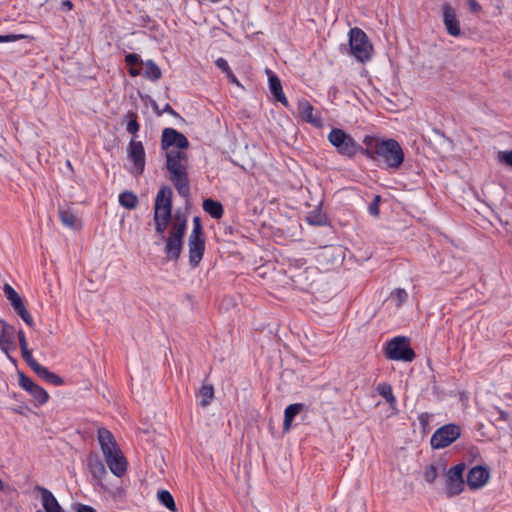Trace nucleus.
<instances>
[{
  "instance_id": "f257e3e1",
  "label": "nucleus",
  "mask_w": 512,
  "mask_h": 512,
  "mask_svg": "<svg viewBox=\"0 0 512 512\" xmlns=\"http://www.w3.org/2000/svg\"><path fill=\"white\" fill-rule=\"evenodd\" d=\"M171 217L154 216L155 231L160 240L165 241L164 253L167 260H178L183 247V237L187 228V220L178 216L172 223L169 235L165 237V230Z\"/></svg>"
},
{
  "instance_id": "f03ea898",
  "label": "nucleus",
  "mask_w": 512,
  "mask_h": 512,
  "mask_svg": "<svg viewBox=\"0 0 512 512\" xmlns=\"http://www.w3.org/2000/svg\"><path fill=\"white\" fill-rule=\"evenodd\" d=\"M166 168L170 174L169 179L178 194L187 198L190 195L187 154L175 148L168 150L166 153Z\"/></svg>"
},
{
  "instance_id": "7ed1b4c3",
  "label": "nucleus",
  "mask_w": 512,
  "mask_h": 512,
  "mask_svg": "<svg viewBox=\"0 0 512 512\" xmlns=\"http://www.w3.org/2000/svg\"><path fill=\"white\" fill-rule=\"evenodd\" d=\"M97 438L110 471L116 477H122L127 471V461L118 447L113 434L106 428H99Z\"/></svg>"
},
{
  "instance_id": "20e7f679",
  "label": "nucleus",
  "mask_w": 512,
  "mask_h": 512,
  "mask_svg": "<svg viewBox=\"0 0 512 512\" xmlns=\"http://www.w3.org/2000/svg\"><path fill=\"white\" fill-rule=\"evenodd\" d=\"M349 47L346 52L360 63H366L373 57L374 48L367 34L358 27H353L348 32Z\"/></svg>"
},
{
  "instance_id": "39448f33",
  "label": "nucleus",
  "mask_w": 512,
  "mask_h": 512,
  "mask_svg": "<svg viewBox=\"0 0 512 512\" xmlns=\"http://www.w3.org/2000/svg\"><path fill=\"white\" fill-rule=\"evenodd\" d=\"M374 153L388 168L392 169L399 168L405 157L400 144L394 139L377 142Z\"/></svg>"
},
{
  "instance_id": "423d86ee",
  "label": "nucleus",
  "mask_w": 512,
  "mask_h": 512,
  "mask_svg": "<svg viewBox=\"0 0 512 512\" xmlns=\"http://www.w3.org/2000/svg\"><path fill=\"white\" fill-rule=\"evenodd\" d=\"M125 63L129 68V74L133 77L143 75L146 79L156 81L162 76L161 69L153 60L143 62L135 53L127 54Z\"/></svg>"
},
{
  "instance_id": "0eeeda50",
  "label": "nucleus",
  "mask_w": 512,
  "mask_h": 512,
  "mask_svg": "<svg viewBox=\"0 0 512 512\" xmlns=\"http://www.w3.org/2000/svg\"><path fill=\"white\" fill-rule=\"evenodd\" d=\"M189 263L192 267L198 266L205 251V238L199 217L193 218V229L188 239Z\"/></svg>"
},
{
  "instance_id": "6e6552de",
  "label": "nucleus",
  "mask_w": 512,
  "mask_h": 512,
  "mask_svg": "<svg viewBox=\"0 0 512 512\" xmlns=\"http://www.w3.org/2000/svg\"><path fill=\"white\" fill-rule=\"evenodd\" d=\"M329 142L337 149L338 153L352 157L359 148L356 141L342 129L334 128L328 134Z\"/></svg>"
},
{
  "instance_id": "1a4fd4ad",
  "label": "nucleus",
  "mask_w": 512,
  "mask_h": 512,
  "mask_svg": "<svg viewBox=\"0 0 512 512\" xmlns=\"http://www.w3.org/2000/svg\"><path fill=\"white\" fill-rule=\"evenodd\" d=\"M386 356L390 360L410 362L415 358V353L409 347L407 339L403 336H398L388 342Z\"/></svg>"
},
{
  "instance_id": "9d476101",
  "label": "nucleus",
  "mask_w": 512,
  "mask_h": 512,
  "mask_svg": "<svg viewBox=\"0 0 512 512\" xmlns=\"http://www.w3.org/2000/svg\"><path fill=\"white\" fill-rule=\"evenodd\" d=\"M461 435L460 427L455 424H446L438 428L430 439L433 449H443L452 444Z\"/></svg>"
},
{
  "instance_id": "9b49d317",
  "label": "nucleus",
  "mask_w": 512,
  "mask_h": 512,
  "mask_svg": "<svg viewBox=\"0 0 512 512\" xmlns=\"http://www.w3.org/2000/svg\"><path fill=\"white\" fill-rule=\"evenodd\" d=\"M466 466L464 463L451 467L446 473L445 493L448 497L460 494L464 489L463 473Z\"/></svg>"
},
{
  "instance_id": "f8f14e48",
  "label": "nucleus",
  "mask_w": 512,
  "mask_h": 512,
  "mask_svg": "<svg viewBox=\"0 0 512 512\" xmlns=\"http://www.w3.org/2000/svg\"><path fill=\"white\" fill-rule=\"evenodd\" d=\"M172 189L163 186L159 189L154 204V216L171 217L172 213Z\"/></svg>"
},
{
  "instance_id": "ddd939ff",
  "label": "nucleus",
  "mask_w": 512,
  "mask_h": 512,
  "mask_svg": "<svg viewBox=\"0 0 512 512\" xmlns=\"http://www.w3.org/2000/svg\"><path fill=\"white\" fill-rule=\"evenodd\" d=\"M18 377L19 386L27 391L38 405H44L48 401L49 395L46 390L37 385L31 378L27 377L23 373H19Z\"/></svg>"
},
{
  "instance_id": "4468645a",
  "label": "nucleus",
  "mask_w": 512,
  "mask_h": 512,
  "mask_svg": "<svg viewBox=\"0 0 512 512\" xmlns=\"http://www.w3.org/2000/svg\"><path fill=\"white\" fill-rule=\"evenodd\" d=\"M128 157L133 162L132 173L139 175L145 167V151L142 142L132 139L128 147Z\"/></svg>"
},
{
  "instance_id": "2eb2a0df",
  "label": "nucleus",
  "mask_w": 512,
  "mask_h": 512,
  "mask_svg": "<svg viewBox=\"0 0 512 512\" xmlns=\"http://www.w3.org/2000/svg\"><path fill=\"white\" fill-rule=\"evenodd\" d=\"M162 148L168 149L173 146L177 150L186 149L189 146V141L186 136L173 128H166L162 133Z\"/></svg>"
},
{
  "instance_id": "dca6fc26",
  "label": "nucleus",
  "mask_w": 512,
  "mask_h": 512,
  "mask_svg": "<svg viewBox=\"0 0 512 512\" xmlns=\"http://www.w3.org/2000/svg\"><path fill=\"white\" fill-rule=\"evenodd\" d=\"M297 113L302 120L313 125L314 127L320 128L323 126V119L321 118L320 114L315 113L313 106L305 99L298 101Z\"/></svg>"
},
{
  "instance_id": "f3484780",
  "label": "nucleus",
  "mask_w": 512,
  "mask_h": 512,
  "mask_svg": "<svg viewBox=\"0 0 512 512\" xmlns=\"http://www.w3.org/2000/svg\"><path fill=\"white\" fill-rule=\"evenodd\" d=\"M443 23L449 35L458 37L461 35L460 22L457 19L453 7L445 3L442 5Z\"/></svg>"
},
{
  "instance_id": "a211bd4d",
  "label": "nucleus",
  "mask_w": 512,
  "mask_h": 512,
  "mask_svg": "<svg viewBox=\"0 0 512 512\" xmlns=\"http://www.w3.org/2000/svg\"><path fill=\"white\" fill-rule=\"evenodd\" d=\"M489 479V472L482 466H475L470 469L467 475V485L475 490L483 487Z\"/></svg>"
},
{
  "instance_id": "6ab92c4d",
  "label": "nucleus",
  "mask_w": 512,
  "mask_h": 512,
  "mask_svg": "<svg viewBox=\"0 0 512 512\" xmlns=\"http://www.w3.org/2000/svg\"><path fill=\"white\" fill-rule=\"evenodd\" d=\"M36 490L41 495L42 506L46 512H62L60 504L51 491L42 486H37Z\"/></svg>"
},
{
  "instance_id": "aec40b11",
  "label": "nucleus",
  "mask_w": 512,
  "mask_h": 512,
  "mask_svg": "<svg viewBox=\"0 0 512 512\" xmlns=\"http://www.w3.org/2000/svg\"><path fill=\"white\" fill-rule=\"evenodd\" d=\"M15 330L6 321L0 320V347L8 350L13 343Z\"/></svg>"
},
{
  "instance_id": "412c9836",
  "label": "nucleus",
  "mask_w": 512,
  "mask_h": 512,
  "mask_svg": "<svg viewBox=\"0 0 512 512\" xmlns=\"http://www.w3.org/2000/svg\"><path fill=\"white\" fill-rule=\"evenodd\" d=\"M303 408L304 405L301 403L290 404L285 408L283 421V428L285 431L290 429L295 416L298 415L303 410Z\"/></svg>"
},
{
  "instance_id": "4be33fe9",
  "label": "nucleus",
  "mask_w": 512,
  "mask_h": 512,
  "mask_svg": "<svg viewBox=\"0 0 512 512\" xmlns=\"http://www.w3.org/2000/svg\"><path fill=\"white\" fill-rule=\"evenodd\" d=\"M33 371L42 379L46 380L47 382L53 384V385H61L63 384V380L61 377L56 375L53 372H50L46 367L42 366L41 364H38L36 367H34Z\"/></svg>"
},
{
  "instance_id": "5701e85b",
  "label": "nucleus",
  "mask_w": 512,
  "mask_h": 512,
  "mask_svg": "<svg viewBox=\"0 0 512 512\" xmlns=\"http://www.w3.org/2000/svg\"><path fill=\"white\" fill-rule=\"evenodd\" d=\"M202 207L206 213L215 219H220L224 212L222 204L210 198L203 201Z\"/></svg>"
},
{
  "instance_id": "b1692460",
  "label": "nucleus",
  "mask_w": 512,
  "mask_h": 512,
  "mask_svg": "<svg viewBox=\"0 0 512 512\" xmlns=\"http://www.w3.org/2000/svg\"><path fill=\"white\" fill-rule=\"evenodd\" d=\"M266 74L268 76V84L272 96H285L279 77L270 69H266Z\"/></svg>"
},
{
  "instance_id": "393cba45",
  "label": "nucleus",
  "mask_w": 512,
  "mask_h": 512,
  "mask_svg": "<svg viewBox=\"0 0 512 512\" xmlns=\"http://www.w3.org/2000/svg\"><path fill=\"white\" fill-rule=\"evenodd\" d=\"M215 65L226 75L230 83L240 86L238 79L230 69V66L226 59H224L223 57L216 59Z\"/></svg>"
},
{
  "instance_id": "a878e982",
  "label": "nucleus",
  "mask_w": 512,
  "mask_h": 512,
  "mask_svg": "<svg viewBox=\"0 0 512 512\" xmlns=\"http://www.w3.org/2000/svg\"><path fill=\"white\" fill-rule=\"evenodd\" d=\"M88 466L94 478L102 479L106 475L105 465L97 458L89 459Z\"/></svg>"
},
{
  "instance_id": "bb28decb",
  "label": "nucleus",
  "mask_w": 512,
  "mask_h": 512,
  "mask_svg": "<svg viewBox=\"0 0 512 512\" xmlns=\"http://www.w3.org/2000/svg\"><path fill=\"white\" fill-rule=\"evenodd\" d=\"M200 402L199 404L203 407H206L210 404L213 396H214V388L211 384H203L200 389Z\"/></svg>"
},
{
  "instance_id": "cd10ccee",
  "label": "nucleus",
  "mask_w": 512,
  "mask_h": 512,
  "mask_svg": "<svg viewBox=\"0 0 512 512\" xmlns=\"http://www.w3.org/2000/svg\"><path fill=\"white\" fill-rule=\"evenodd\" d=\"M59 218L64 226L72 229L77 227V219L70 210L59 209Z\"/></svg>"
},
{
  "instance_id": "c85d7f7f",
  "label": "nucleus",
  "mask_w": 512,
  "mask_h": 512,
  "mask_svg": "<svg viewBox=\"0 0 512 512\" xmlns=\"http://www.w3.org/2000/svg\"><path fill=\"white\" fill-rule=\"evenodd\" d=\"M377 391L390 405H394L396 403V398L393 395L392 387L390 384H388V383L378 384Z\"/></svg>"
},
{
  "instance_id": "c756f323",
  "label": "nucleus",
  "mask_w": 512,
  "mask_h": 512,
  "mask_svg": "<svg viewBox=\"0 0 512 512\" xmlns=\"http://www.w3.org/2000/svg\"><path fill=\"white\" fill-rule=\"evenodd\" d=\"M138 199L132 192H123L119 195V203L121 206L127 209H133L136 207Z\"/></svg>"
},
{
  "instance_id": "7c9ffc66",
  "label": "nucleus",
  "mask_w": 512,
  "mask_h": 512,
  "mask_svg": "<svg viewBox=\"0 0 512 512\" xmlns=\"http://www.w3.org/2000/svg\"><path fill=\"white\" fill-rule=\"evenodd\" d=\"M158 499L163 506H165L170 511H176V505L174 499L169 491L161 490L158 492Z\"/></svg>"
},
{
  "instance_id": "2f4dec72",
  "label": "nucleus",
  "mask_w": 512,
  "mask_h": 512,
  "mask_svg": "<svg viewBox=\"0 0 512 512\" xmlns=\"http://www.w3.org/2000/svg\"><path fill=\"white\" fill-rule=\"evenodd\" d=\"M407 298V292L400 288L394 290L390 295L391 301H393L397 307L401 306L407 300Z\"/></svg>"
},
{
  "instance_id": "473e14b6",
  "label": "nucleus",
  "mask_w": 512,
  "mask_h": 512,
  "mask_svg": "<svg viewBox=\"0 0 512 512\" xmlns=\"http://www.w3.org/2000/svg\"><path fill=\"white\" fill-rule=\"evenodd\" d=\"M437 476H438V469L436 466L429 465L425 468L423 477L426 482H428L430 484L433 483L436 480Z\"/></svg>"
},
{
  "instance_id": "72a5a7b5",
  "label": "nucleus",
  "mask_w": 512,
  "mask_h": 512,
  "mask_svg": "<svg viewBox=\"0 0 512 512\" xmlns=\"http://www.w3.org/2000/svg\"><path fill=\"white\" fill-rule=\"evenodd\" d=\"M22 357L28 366L33 370L39 363L33 358L28 347L21 349Z\"/></svg>"
},
{
  "instance_id": "f704fd0d",
  "label": "nucleus",
  "mask_w": 512,
  "mask_h": 512,
  "mask_svg": "<svg viewBox=\"0 0 512 512\" xmlns=\"http://www.w3.org/2000/svg\"><path fill=\"white\" fill-rule=\"evenodd\" d=\"M129 117L130 120L127 122L126 130L130 134L135 135L139 131V124L136 120V116L133 113L129 114Z\"/></svg>"
},
{
  "instance_id": "c9c22d12",
  "label": "nucleus",
  "mask_w": 512,
  "mask_h": 512,
  "mask_svg": "<svg viewBox=\"0 0 512 512\" xmlns=\"http://www.w3.org/2000/svg\"><path fill=\"white\" fill-rule=\"evenodd\" d=\"M381 201V196L376 195L372 202L369 204L368 211L372 216L377 217L379 215V204Z\"/></svg>"
},
{
  "instance_id": "e433bc0d",
  "label": "nucleus",
  "mask_w": 512,
  "mask_h": 512,
  "mask_svg": "<svg viewBox=\"0 0 512 512\" xmlns=\"http://www.w3.org/2000/svg\"><path fill=\"white\" fill-rule=\"evenodd\" d=\"M497 159L499 162L512 166V149L510 151H499Z\"/></svg>"
},
{
  "instance_id": "4c0bfd02",
  "label": "nucleus",
  "mask_w": 512,
  "mask_h": 512,
  "mask_svg": "<svg viewBox=\"0 0 512 512\" xmlns=\"http://www.w3.org/2000/svg\"><path fill=\"white\" fill-rule=\"evenodd\" d=\"M4 294L6 298L12 302L20 297V295L16 292V290L9 284H5L3 287Z\"/></svg>"
},
{
  "instance_id": "58836bf2",
  "label": "nucleus",
  "mask_w": 512,
  "mask_h": 512,
  "mask_svg": "<svg viewBox=\"0 0 512 512\" xmlns=\"http://www.w3.org/2000/svg\"><path fill=\"white\" fill-rule=\"evenodd\" d=\"M23 38H26L23 34L0 35V43L14 42Z\"/></svg>"
},
{
  "instance_id": "ea45409f",
  "label": "nucleus",
  "mask_w": 512,
  "mask_h": 512,
  "mask_svg": "<svg viewBox=\"0 0 512 512\" xmlns=\"http://www.w3.org/2000/svg\"><path fill=\"white\" fill-rule=\"evenodd\" d=\"M14 310L20 315L22 311H24L26 308L24 306V303L21 299V297L17 298L16 300H13L10 302Z\"/></svg>"
},
{
  "instance_id": "a19ab883",
  "label": "nucleus",
  "mask_w": 512,
  "mask_h": 512,
  "mask_svg": "<svg viewBox=\"0 0 512 512\" xmlns=\"http://www.w3.org/2000/svg\"><path fill=\"white\" fill-rule=\"evenodd\" d=\"M14 310L20 315L22 311H24L26 308L24 306V303L21 299V297L17 298L16 300H13L10 302Z\"/></svg>"
},
{
  "instance_id": "79ce46f5",
  "label": "nucleus",
  "mask_w": 512,
  "mask_h": 512,
  "mask_svg": "<svg viewBox=\"0 0 512 512\" xmlns=\"http://www.w3.org/2000/svg\"><path fill=\"white\" fill-rule=\"evenodd\" d=\"M469 10L473 13H479L482 10L481 5L476 0H468Z\"/></svg>"
},
{
  "instance_id": "37998d69",
  "label": "nucleus",
  "mask_w": 512,
  "mask_h": 512,
  "mask_svg": "<svg viewBox=\"0 0 512 512\" xmlns=\"http://www.w3.org/2000/svg\"><path fill=\"white\" fill-rule=\"evenodd\" d=\"M76 512H97L93 507L85 504H76L75 506Z\"/></svg>"
},
{
  "instance_id": "c03bdc74",
  "label": "nucleus",
  "mask_w": 512,
  "mask_h": 512,
  "mask_svg": "<svg viewBox=\"0 0 512 512\" xmlns=\"http://www.w3.org/2000/svg\"><path fill=\"white\" fill-rule=\"evenodd\" d=\"M22 320L29 326H33V319L31 317V315L28 313V311L25 309L24 311H22V313L19 315Z\"/></svg>"
},
{
  "instance_id": "a18cd8bd",
  "label": "nucleus",
  "mask_w": 512,
  "mask_h": 512,
  "mask_svg": "<svg viewBox=\"0 0 512 512\" xmlns=\"http://www.w3.org/2000/svg\"><path fill=\"white\" fill-rule=\"evenodd\" d=\"M383 99H384V101L382 103V106L387 110L394 111L395 105H394L393 101L390 98H383Z\"/></svg>"
},
{
  "instance_id": "49530a36",
  "label": "nucleus",
  "mask_w": 512,
  "mask_h": 512,
  "mask_svg": "<svg viewBox=\"0 0 512 512\" xmlns=\"http://www.w3.org/2000/svg\"><path fill=\"white\" fill-rule=\"evenodd\" d=\"M18 338H19V345H20L21 349L28 347V343L26 341L25 334L23 333V331L18 332Z\"/></svg>"
},
{
  "instance_id": "de8ad7c7",
  "label": "nucleus",
  "mask_w": 512,
  "mask_h": 512,
  "mask_svg": "<svg viewBox=\"0 0 512 512\" xmlns=\"http://www.w3.org/2000/svg\"><path fill=\"white\" fill-rule=\"evenodd\" d=\"M61 6L63 10L69 11L73 8V3L70 0H64Z\"/></svg>"
},
{
  "instance_id": "09e8293b",
  "label": "nucleus",
  "mask_w": 512,
  "mask_h": 512,
  "mask_svg": "<svg viewBox=\"0 0 512 512\" xmlns=\"http://www.w3.org/2000/svg\"><path fill=\"white\" fill-rule=\"evenodd\" d=\"M278 101H280L284 106H289L288 98H276Z\"/></svg>"
},
{
  "instance_id": "8fccbe9b",
  "label": "nucleus",
  "mask_w": 512,
  "mask_h": 512,
  "mask_svg": "<svg viewBox=\"0 0 512 512\" xmlns=\"http://www.w3.org/2000/svg\"><path fill=\"white\" fill-rule=\"evenodd\" d=\"M507 417H508V414H507L506 412L501 411V413H500V418H501L502 420H506V419H507Z\"/></svg>"
},
{
  "instance_id": "3c124183",
  "label": "nucleus",
  "mask_w": 512,
  "mask_h": 512,
  "mask_svg": "<svg viewBox=\"0 0 512 512\" xmlns=\"http://www.w3.org/2000/svg\"><path fill=\"white\" fill-rule=\"evenodd\" d=\"M165 110L172 112V108L168 104L166 105Z\"/></svg>"
},
{
  "instance_id": "603ef678",
  "label": "nucleus",
  "mask_w": 512,
  "mask_h": 512,
  "mask_svg": "<svg viewBox=\"0 0 512 512\" xmlns=\"http://www.w3.org/2000/svg\"><path fill=\"white\" fill-rule=\"evenodd\" d=\"M4 488V484H3V481L0 479V491H2Z\"/></svg>"
},
{
  "instance_id": "864d4df0",
  "label": "nucleus",
  "mask_w": 512,
  "mask_h": 512,
  "mask_svg": "<svg viewBox=\"0 0 512 512\" xmlns=\"http://www.w3.org/2000/svg\"><path fill=\"white\" fill-rule=\"evenodd\" d=\"M4 488V484H3V481L0 479V491H2Z\"/></svg>"
},
{
  "instance_id": "5fc2aeb1",
  "label": "nucleus",
  "mask_w": 512,
  "mask_h": 512,
  "mask_svg": "<svg viewBox=\"0 0 512 512\" xmlns=\"http://www.w3.org/2000/svg\"><path fill=\"white\" fill-rule=\"evenodd\" d=\"M4 488V484H3V481L0 479V491H2Z\"/></svg>"
},
{
  "instance_id": "6e6d98bb",
  "label": "nucleus",
  "mask_w": 512,
  "mask_h": 512,
  "mask_svg": "<svg viewBox=\"0 0 512 512\" xmlns=\"http://www.w3.org/2000/svg\"><path fill=\"white\" fill-rule=\"evenodd\" d=\"M37 512H41V511L38 510Z\"/></svg>"
}]
</instances>
